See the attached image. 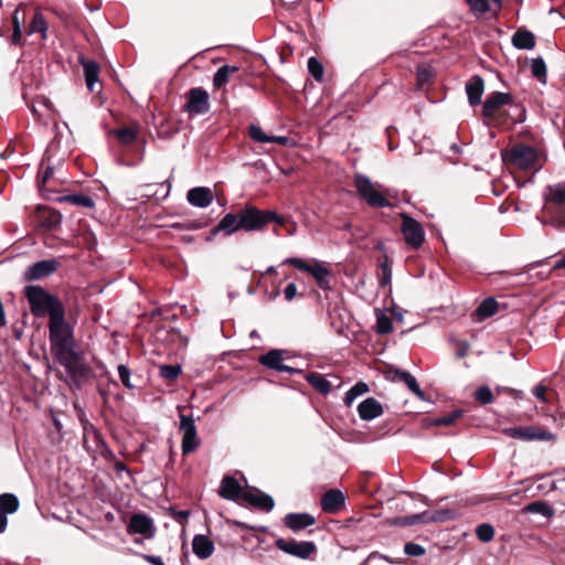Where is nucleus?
Here are the masks:
<instances>
[{
    "mask_svg": "<svg viewBox=\"0 0 565 565\" xmlns=\"http://www.w3.org/2000/svg\"><path fill=\"white\" fill-rule=\"evenodd\" d=\"M49 340L51 352L56 362L66 371L67 383L79 387L81 380L88 376L90 367L83 354L75 350L73 327L65 320V315L49 320Z\"/></svg>",
    "mask_w": 565,
    "mask_h": 565,
    "instance_id": "1",
    "label": "nucleus"
},
{
    "mask_svg": "<svg viewBox=\"0 0 565 565\" xmlns=\"http://www.w3.org/2000/svg\"><path fill=\"white\" fill-rule=\"evenodd\" d=\"M24 295L30 305L31 313L34 317L42 318L49 316V320H52L60 315H65L62 301L39 285L26 286Z\"/></svg>",
    "mask_w": 565,
    "mask_h": 565,
    "instance_id": "2",
    "label": "nucleus"
},
{
    "mask_svg": "<svg viewBox=\"0 0 565 565\" xmlns=\"http://www.w3.org/2000/svg\"><path fill=\"white\" fill-rule=\"evenodd\" d=\"M544 206L543 212L548 216L547 223L554 227L565 226V182L550 184L543 192Z\"/></svg>",
    "mask_w": 565,
    "mask_h": 565,
    "instance_id": "3",
    "label": "nucleus"
},
{
    "mask_svg": "<svg viewBox=\"0 0 565 565\" xmlns=\"http://www.w3.org/2000/svg\"><path fill=\"white\" fill-rule=\"evenodd\" d=\"M354 186L359 195L371 207H392V204L387 199L390 190L380 183L372 182L369 177L358 173L354 177Z\"/></svg>",
    "mask_w": 565,
    "mask_h": 565,
    "instance_id": "4",
    "label": "nucleus"
},
{
    "mask_svg": "<svg viewBox=\"0 0 565 565\" xmlns=\"http://www.w3.org/2000/svg\"><path fill=\"white\" fill-rule=\"evenodd\" d=\"M285 263L292 265L299 270L310 274L317 281L319 288L323 290L331 289V271L321 262L313 259L311 264H308L301 258L289 257L285 260Z\"/></svg>",
    "mask_w": 565,
    "mask_h": 565,
    "instance_id": "5",
    "label": "nucleus"
},
{
    "mask_svg": "<svg viewBox=\"0 0 565 565\" xmlns=\"http://www.w3.org/2000/svg\"><path fill=\"white\" fill-rule=\"evenodd\" d=\"M451 518L448 510L424 511L412 515H401L393 519L392 524L396 526H413L416 524L439 523Z\"/></svg>",
    "mask_w": 565,
    "mask_h": 565,
    "instance_id": "6",
    "label": "nucleus"
},
{
    "mask_svg": "<svg viewBox=\"0 0 565 565\" xmlns=\"http://www.w3.org/2000/svg\"><path fill=\"white\" fill-rule=\"evenodd\" d=\"M503 434L510 438L532 441H555L556 435L539 426H519L503 429Z\"/></svg>",
    "mask_w": 565,
    "mask_h": 565,
    "instance_id": "7",
    "label": "nucleus"
},
{
    "mask_svg": "<svg viewBox=\"0 0 565 565\" xmlns=\"http://www.w3.org/2000/svg\"><path fill=\"white\" fill-rule=\"evenodd\" d=\"M399 216L403 221L401 232L406 244L414 249L419 248L425 241V232L423 226L419 222L404 212H402Z\"/></svg>",
    "mask_w": 565,
    "mask_h": 565,
    "instance_id": "8",
    "label": "nucleus"
},
{
    "mask_svg": "<svg viewBox=\"0 0 565 565\" xmlns=\"http://www.w3.org/2000/svg\"><path fill=\"white\" fill-rule=\"evenodd\" d=\"M180 431L182 433V454L193 452L200 445L195 420L192 416L180 414Z\"/></svg>",
    "mask_w": 565,
    "mask_h": 565,
    "instance_id": "9",
    "label": "nucleus"
},
{
    "mask_svg": "<svg viewBox=\"0 0 565 565\" xmlns=\"http://www.w3.org/2000/svg\"><path fill=\"white\" fill-rule=\"evenodd\" d=\"M246 232L260 231L266 226L265 211L254 205H245L239 211V224Z\"/></svg>",
    "mask_w": 565,
    "mask_h": 565,
    "instance_id": "10",
    "label": "nucleus"
},
{
    "mask_svg": "<svg viewBox=\"0 0 565 565\" xmlns=\"http://www.w3.org/2000/svg\"><path fill=\"white\" fill-rule=\"evenodd\" d=\"M537 159L533 147L526 145H516L508 153V160L515 167L527 170L533 168Z\"/></svg>",
    "mask_w": 565,
    "mask_h": 565,
    "instance_id": "11",
    "label": "nucleus"
},
{
    "mask_svg": "<svg viewBox=\"0 0 565 565\" xmlns=\"http://www.w3.org/2000/svg\"><path fill=\"white\" fill-rule=\"evenodd\" d=\"M275 545L286 554L301 559L309 558L310 555L316 551L315 543L309 541L297 542L294 540L287 541L285 539H277L275 541Z\"/></svg>",
    "mask_w": 565,
    "mask_h": 565,
    "instance_id": "12",
    "label": "nucleus"
},
{
    "mask_svg": "<svg viewBox=\"0 0 565 565\" xmlns=\"http://www.w3.org/2000/svg\"><path fill=\"white\" fill-rule=\"evenodd\" d=\"M184 109L190 114L204 115L210 110L209 94L203 88H192L188 94Z\"/></svg>",
    "mask_w": 565,
    "mask_h": 565,
    "instance_id": "13",
    "label": "nucleus"
},
{
    "mask_svg": "<svg viewBox=\"0 0 565 565\" xmlns=\"http://www.w3.org/2000/svg\"><path fill=\"white\" fill-rule=\"evenodd\" d=\"M58 262L56 259H43L31 264L24 271L26 281L40 280L56 271Z\"/></svg>",
    "mask_w": 565,
    "mask_h": 565,
    "instance_id": "14",
    "label": "nucleus"
},
{
    "mask_svg": "<svg viewBox=\"0 0 565 565\" xmlns=\"http://www.w3.org/2000/svg\"><path fill=\"white\" fill-rule=\"evenodd\" d=\"M513 96L510 93L493 92L486 98L482 106V116L492 118L498 109L505 105H510Z\"/></svg>",
    "mask_w": 565,
    "mask_h": 565,
    "instance_id": "15",
    "label": "nucleus"
},
{
    "mask_svg": "<svg viewBox=\"0 0 565 565\" xmlns=\"http://www.w3.org/2000/svg\"><path fill=\"white\" fill-rule=\"evenodd\" d=\"M285 352L282 350L273 349L268 351L266 354H263L259 356L258 361L262 365L267 366L269 369L280 371V372H287V373H300L301 371L288 365H285L282 363L284 361V354Z\"/></svg>",
    "mask_w": 565,
    "mask_h": 565,
    "instance_id": "16",
    "label": "nucleus"
},
{
    "mask_svg": "<svg viewBox=\"0 0 565 565\" xmlns=\"http://www.w3.org/2000/svg\"><path fill=\"white\" fill-rule=\"evenodd\" d=\"M35 222L44 230L56 228L62 222V214L47 206H39L34 215Z\"/></svg>",
    "mask_w": 565,
    "mask_h": 565,
    "instance_id": "17",
    "label": "nucleus"
},
{
    "mask_svg": "<svg viewBox=\"0 0 565 565\" xmlns=\"http://www.w3.org/2000/svg\"><path fill=\"white\" fill-rule=\"evenodd\" d=\"M321 509L326 513H338L345 505V497L338 489L328 490L321 498Z\"/></svg>",
    "mask_w": 565,
    "mask_h": 565,
    "instance_id": "18",
    "label": "nucleus"
},
{
    "mask_svg": "<svg viewBox=\"0 0 565 565\" xmlns=\"http://www.w3.org/2000/svg\"><path fill=\"white\" fill-rule=\"evenodd\" d=\"M128 532L143 534L146 537H151L154 532L153 522L146 514H134L128 524Z\"/></svg>",
    "mask_w": 565,
    "mask_h": 565,
    "instance_id": "19",
    "label": "nucleus"
},
{
    "mask_svg": "<svg viewBox=\"0 0 565 565\" xmlns=\"http://www.w3.org/2000/svg\"><path fill=\"white\" fill-rule=\"evenodd\" d=\"M188 202L195 207H207L213 201V192L210 188L198 186L188 191Z\"/></svg>",
    "mask_w": 565,
    "mask_h": 565,
    "instance_id": "20",
    "label": "nucleus"
},
{
    "mask_svg": "<svg viewBox=\"0 0 565 565\" xmlns=\"http://www.w3.org/2000/svg\"><path fill=\"white\" fill-rule=\"evenodd\" d=\"M285 525L292 532L301 531L316 523V518L310 513H288L284 518Z\"/></svg>",
    "mask_w": 565,
    "mask_h": 565,
    "instance_id": "21",
    "label": "nucleus"
},
{
    "mask_svg": "<svg viewBox=\"0 0 565 565\" xmlns=\"http://www.w3.org/2000/svg\"><path fill=\"white\" fill-rule=\"evenodd\" d=\"M244 501L264 511H271L275 507L274 499L262 491H247L242 494Z\"/></svg>",
    "mask_w": 565,
    "mask_h": 565,
    "instance_id": "22",
    "label": "nucleus"
},
{
    "mask_svg": "<svg viewBox=\"0 0 565 565\" xmlns=\"http://www.w3.org/2000/svg\"><path fill=\"white\" fill-rule=\"evenodd\" d=\"M358 412L362 420H372L383 414V407L375 398L369 397L359 404Z\"/></svg>",
    "mask_w": 565,
    "mask_h": 565,
    "instance_id": "23",
    "label": "nucleus"
},
{
    "mask_svg": "<svg viewBox=\"0 0 565 565\" xmlns=\"http://www.w3.org/2000/svg\"><path fill=\"white\" fill-rule=\"evenodd\" d=\"M484 90V81L481 76H472L466 84L468 102L471 106L479 105Z\"/></svg>",
    "mask_w": 565,
    "mask_h": 565,
    "instance_id": "24",
    "label": "nucleus"
},
{
    "mask_svg": "<svg viewBox=\"0 0 565 565\" xmlns=\"http://www.w3.org/2000/svg\"><path fill=\"white\" fill-rule=\"evenodd\" d=\"M192 550L200 559H206L214 552V543L206 535L198 534L192 540Z\"/></svg>",
    "mask_w": 565,
    "mask_h": 565,
    "instance_id": "25",
    "label": "nucleus"
},
{
    "mask_svg": "<svg viewBox=\"0 0 565 565\" xmlns=\"http://www.w3.org/2000/svg\"><path fill=\"white\" fill-rule=\"evenodd\" d=\"M242 492L238 481L231 476H225L220 486L218 494L226 500H235Z\"/></svg>",
    "mask_w": 565,
    "mask_h": 565,
    "instance_id": "26",
    "label": "nucleus"
},
{
    "mask_svg": "<svg viewBox=\"0 0 565 565\" xmlns=\"http://www.w3.org/2000/svg\"><path fill=\"white\" fill-rule=\"evenodd\" d=\"M239 224V213H227L225 214L222 220L218 222L217 226L213 230V234L217 232H223L226 235H232L236 233L237 231L242 230Z\"/></svg>",
    "mask_w": 565,
    "mask_h": 565,
    "instance_id": "27",
    "label": "nucleus"
},
{
    "mask_svg": "<svg viewBox=\"0 0 565 565\" xmlns=\"http://www.w3.org/2000/svg\"><path fill=\"white\" fill-rule=\"evenodd\" d=\"M511 41L518 50H532L535 46V36L526 29H518Z\"/></svg>",
    "mask_w": 565,
    "mask_h": 565,
    "instance_id": "28",
    "label": "nucleus"
},
{
    "mask_svg": "<svg viewBox=\"0 0 565 565\" xmlns=\"http://www.w3.org/2000/svg\"><path fill=\"white\" fill-rule=\"evenodd\" d=\"M306 381L319 393L327 395L331 391V383L320 373L310 372L305 375Z\"/></svg>",
    "mask_w": 565,
    "mask_h": 565,
    "instance_id": "29",
    "label": "nucleus"
},
{
    "mask_svg": "<svg viewBox=\"0 0 565 565\" xmlns=\"http://www.w3.org/2000/svg\"><path fill=\"white\" fill-rule=\"evenodd\" d=\"M87 88L93 92L98 81L99 65L95 61H82Z\"/></svg>",
    "mask_w": 565,
    "mask_h": 565,
    "instance_id": "30",
    "label": "nucleus"
},
{
    "mask_svg": "<svg viewBox=\"0 0 565 565\" xmlns=\"http://www.w3.org/2000/svg\"><path fill=\"white\" fill-rule=\"evenodd\" d=\"M239 70L235 65H223L221 66L213 76V86L215 89L222 88L227 82L232 74Z\"/></svg>",
    "mask_w": 565,
    "mask_h": 565,
    "instance_id": "31",
    "label": "nucleus"
},
{
    "mask_svg": "<svg viewBox=\"0 0 565 565\" xmlns=\"http://www.w3.org/2000/svg\"><path fill=\"white\" fill-rule=\"evenodd\" d=\"M461 415H462V411L456 409L447 415H444V416H440V417H437L434 419L425 418V419H423V425L425 427L449 426V425H452L459 417H461Z\"/></svg>",
    "mask_w": 565,
    "mask_h": 565,
    "instance_id": "32",
    "label": "nucleus"
},
{
    "mask_svg": "<svg viewBox=\"0 0 565 565\" xmlns=\"http://www.w3.org/2000/svg\"><path fill=\"white\" fill-rule=\"evenodd\" d=\"M498 310V302L493 298H486L477 308L476 316L479 321L492 317Z\"/></svg>",
    "mask_w": 565,
    "mask_h": 565,
    "instance_id": "33",
    "label": "nucleus"
},
{
    "mask_svg": "<svg viewBox=\"0 0 565 565\" xmlns=\"http://www.w3.org/2000/svg\"><path fill=\"white\" fill-rule=\"evenodd\" d=\"M524 512L541 514L547 519H550L554 515V509L548 503H546L544 501H534V502L529 503L524 508Z\"/></svg>",
    "mask_w": 565,
    "mask_h": 565,
    "instance_id": "34",
    "label": "nucleus"
},
{
    "mask_svg": "<svg viewBox=\"0 0 565 565\" xmlns=\"http://www.w3.org/2000/svg\"><path fill=\"white\" fill-rule=\"evenodd\" d=\"M19 509V500L12 493H3L0 495V512L12 514Z\"/></svg>",
    "mask_w": 565,
    "mask_h": 565,
    "instance_id": "35",
    "label": "nucleus"
},
{
    "mask_svg": "<svg viewBox=\"0 0 565 565\" xmlns=\"http://www.w3.org/2000/svg\"><path fill=\"white\" fill-rule=\"evenodd\" d=\"M366 392H369L367 384L364 382H358L345 393L343 398L344 405L350 407L359 396L365 394Z\"/></svg>",
    "mask_w": 565,
    "mask_h": 565,
    "instance_id": "36",
    "label": "nucleus"
},
{
    "mask_svg": "<svg viewBox=\"0 0 565 565\" xmlns=\"http://www.w3.org/2000/svg\"><path fill=\"white\" fill-rule=\"evenodd\" d=\"M58 202H68L77 206H84L92 209L95 205L94 200L84 194H71V195H64L62 198H58Z\"/></svg>",
    "mask_w": 565,
    "mask_h": 565,
    "instance_id": "37",
    "label": "nucleus"
},
{
    "mask_svg": "<svg viewBox=\"0 0 565 565\" xmlns=\"http://www.w3.org/2000/svg\"><path fill=\"white\" fill-rule=\"evenodd\" d=\"M41 33L43 39H46L47 23L42 13L36 12L29 25V33Z\"/></svg>",
    "mask_w": 565,
    "mask_h": 565,
    "instance_id": "38",
    "label": "nucleus"
},
{
    "mask_svg": "<svg viewBox=\"0 0 565 565\" xmlns=\"http://www.w3.org/2000/svg\"><path fill=\"white\" fill-rule=\"evenodd\" d=\"M473 13L482 14L491 10V4H499L500 0H466Z\"/></svg>",
    "mask_w": 565,
    "mask_h": 565,
    "instance_id": "39",
    "label": "nucleus"
},
{
    "mask_svg": "<svg viewBox=\"0 0 565 565\" xmlns=\"http://www.w3.org/2000/svg\"><path fill=\"white\" fill-rule=\"evenodd\" d=\"M393 330V322L390 317L379 313L376 317V332L379 334H387Z\"/></svg>",
    "mask_w": 565,
    "mask_h": 565,
    "instance_id": "40",
    "label": "nucleus"
},
{
    "mask_svg": "<svg viewBox=\"0 0 565 565\" xmlns=\"http://www.w3.org/2000/svg\"><path fill=\"white\" fill-rule=\"evenodd\" d=\"M531 72L534 77H536L537 79H540L542 82H545L546 64L542 57L532 60Z\"/></svg>",
    "mask_w": 565,
    "mask_h": 565,
    "instance_id": "41",
    "label": "nucleus"
},
{
    "mask_svg": "<svg viewBox=\"0 0 565 565\" xmlns=\"http://www.w3.org/2000/svg\"><path fill=\"white\" fill-rule=\"evenodd\" d=\"M408 390L419 399H425V394L412 374H404V382Z\"/></svg>",
    "mask_w": 565,
    "mask_h": 565,
    "instance_id": "42",
    "label": "nucleus"
},
{
    "mask_svg": "<svg viewBox=\"0 0 565 565\" xmlns=\"http://www.w3.org/2000/svg\"><path fill=\"white\" fill-rule=\"evenodd\" d=\"M476 534H477V537L481 541V542H490L493 536H494V529L492 525L488 524V523H482L480 525L477 526L476 529Z\"/></svg>",
    "mask_w": 565,
    "mask_h": 565,
    "instance_id": "43",
    "label": "nucleus"
},
{
    "mask_svg": "<svg viewBox=\"0 0 565 565\" xmlns=\"http://www.w3.org/2000/svg\"><path fill=\"white\" fill-rule=\"evenodd\" d=\"M160 376L172 381L175 380L181 373V366L178 364H167L160 366Z\"/></svg>",
    "mask_w": 565,
    "mask_h": 565,
    "instance_id": "44",
    "label": "nucleus"
},
{
    "mask_svg": "<svg viewBox=\"0 0 565 565\" xmlns=\"http://www.w3.org/2000/svg\"><path fill=\"white\" fill-rule=\"evenodd\" d=\"M475 398L480 404L488 405V404H491L493 402V394H492V392H491L489 386L483 385V386H480L476 391Z\"/></svg>",
    "mask_w": 565,
    "mask_h": 565,
    "instance_id": "45",
    "label": "nucleus"
},
{
    "mask_svg": "<svg viewBox=\"0 0 565 565\" xmlns=\"http://www.w3.org/2000/svg\"><path fill=\"white\" fill-rule=\"evenodd\" d=\"M308 71H309V73L311 74V76L315 79H317V81H321L322 79V77H323V66L318 61V58L311 56L308 60Z\"/></svg>",
    "mask_w": 565,
    "mask_h": 565,
    "instance_id": "46",
    "label": "nucleus"
},
{
    "mask_svg": "<svg viewBox=\"0 0 565 565\" xmlns=\"http://www.w3.org/2000/svg\"><path fill=\"white\" fill-rule=\"evenodd\" d=\"M249 136L256 142H260V143H269L270 142V136L266 135L259 126L252 125L249 127Z\"/></svg>",
    "mask_w": 565,
    "mask_h": 565,
    "instance_id": "47",
    "label": "nucleus"
},
{
    "mask_svg": "<svg viewBox=\"0 0 565 565\" xmlns=\"http://www.w3.org/2000/svg\"><path fill=\"white\" fill-rule=\"evenodd\" d=\"M114 134L124 143H131L136 138V131L129 127L119 128Z\"/></svg>",
    "mask_w": 565,
    "mask_h": 565,
    "instance_id": "48",
    "label": "nucleus"
},
{
    "mask_svg": "<svg viewBox=\"0 0 565 565\" xmlns=\"http://www.w3.org/2000/svg\"><path fill=\"white\" fill-rule=\"evenodd\" d=\"M404 552L408 556H422L425 554V548L417 543H406L404 546Z\"/></svg>",
    "mask_w": 565,
    "mask_h": 565,
    "instance_id": "49",
    "label": "nucleus"
},
{
    "mask_svg": "<svg viewBox=\"0 0 565 565\" xmlns=\"http://www.w3.org/2000/svg\"><path fill=\"white\" fill-rule=\"evenodd\" d=\"M118 375H119L121 383L127 388L134 387V385L130 382V370L126 365H124V364L118 365Z\"/></svg>",
    "mask_w": 565,
    "mask_h": 565,
    "instance_id": "50",
    "label": "nucleus"
},
{
    "mask_svg": "<svg viewBox=\"0 0 565 565\" xmlns=\"http://www.w3.org/2000/svg\"><path fill=\"white\" fill-rule=\"evenodd\" d=\"M382 276L380 277V285H388L392 280V270L387 263L381 265Z\"/></svg>",
    "mask_w": 565,
    "mask_h": 565,
    "instance_id": "51",
    "label": "nucleus"
},
{
    "mask_svg": "<svg viewBox=\"0 0 565 565\" xmlns=\"http://www.w3.org/2000/svg\"><path fill=\"white\" fill-rule=\"evenodd\" d=\"M265 220H266V225L269 222H275L278 225H284L285 224V218L284 217L278 215L276 212L269 211V210L265 211Z\"/></svg>",
    "mask_w": 565,
    "mask_h": 565,
    "instance_id": "52",
    "label": "nucleus"
},
{
    "mask_svg": "<svg viewBox=\"0 0 565 565\" xmlns=\"http://www.w3.org/2000/svg\"><path fill=\"white\" fill-rule=\"evenodd\" d=\"M297 295V286L294 282L288 284L284 289V296L287 301L295 299Z\"/></svg>",
    "mask_w": 565,
    "mask_h": 565,
    "instance_id": "53",
    "label": "nucleus"
},
{
    "mask_svg": "<svg viewBox=\"0 0 565 565\" xmlns=\"http://www.w3.org/2000/svg\"><path fill=\"white\" fill-rule=\"evenodd\" d=\"M431 77V72L427 68H418L417 70V81L420 85L427 83Z\"/></svg>",
    "mask_w": 565,
    "mask_h": 565,
    "instance_id": "54",
    "label": "nucleus"
},
{
    "mask_svg": "<svg viewBox=\"0 0 565 565\" xmlns=\"http://www.w3.org/2000/svg\"><path fill=\"white\" fill-rule=\"evenodd\" d=\"M546 387L544 385H536L533 388V395L542 402H546L545 397Z\"/></svg>",
    "mask_w": 565,
    "mask_h": 565,
    "instance_id": "55",
    "label": "nucleus"
},
{
    "mask_svg": "<svg viewBox=\"0 0 565 565\" xmlns=\"http://www.w3.org/2000/svg\"><path fill=\"white\" fill-rule=\"evenodd\" d=\"M142 557L151 565H164L160 556L143 554Z\"/></svg>",
    "mask_w": 565,
    "mask_h": 565,
    "instance_id": "56",
    "label": "nucleus"
},
{
    "mask_svg": "<svg viewBox=\"0 0 565 565\" xmlns=\"http://www.w3.org/2000/svg\"><path fill=\"white\" fill-rule=\"evenodd\" d=\"M22 31L20 25H14L13 28V34H12V43L14 45H18L21 41Z\"/></svg>",
    "mask_w": 565,
    "mask_h": 565,
    "instance_id": "57",
    "label": "nucleus"
},
{
    "mask_svg": "<svg viewBox=\"0 0 565 565\" xmlns=\"http://www.w3.org/2000/svg\"><path fill=\"white\" fill-rule=\"evenodd\" d=\"M289 141L288 137L285 136H270V142H275L281 146H286Z\"/></svg>",
    "mask_w": 565,
    "mask_h": 565,
    "instance_id": "58",
    "label": "nucleus"
},
{
    "mask_svg": "<svg viewBox=\"0 0 565 565\" xmlns=\"http://www.w3.org/2000/svg\"><path fill=\"white\" fill-rule=\"evenodd\" d=\"M404 374H411V373L407 371L395 370L392 379H393V381L404 382Z\"/></svg>",
    "mask_w": 565,
    "mask_h": 565,
    "instance_id": "59",
    "label": "nucleus"
},
{
    "mask_svg": "<svg viewBox=\"0 0 565 565\" xmlns=\"http://www.w3.org/2000/svg\"><path fill=\"white\" fill-rule=\"evenodd\" d=\"M173 227L175 228H200L201 227V224L200 223H191V224H181V223H175L173 224Z\"/></svg>",
    "mask_w": 565,
    "mask_h": 565,
    "instance_id": "60",
    "label": "nucleus"
},
{
    "mask_svg": "<svg viewBox=\"0 0 565 565\" xmlns=\"http://www.w3.org/2000/svg\"><path fill=\"white\" fill-rule=\"evenodd\" d=\"M8 525V518L6 513L0 512V534L3 533Z\"/></svg>",
    "mask_w": 565,
    "mask_h": 565,
    "instance_id": "61",
    "label": "nucleus"
},
{
    "mask_svg": "<svg viewBox=\"0 0 565 565\" xmlns=\"http://www.w3.org/2000/svg\"><path fill=\"white\" fill-rule=\"evenodd\" d=\"M54 168L47 167L43 173L42 182L45 183L53 174Z\"/></svg>",
    "mask_w": 565,
    "mask_h": 565,
    "instance_id": "62",
    "label": "nucleus"
},
{
    "mask_svg": "<svg viewBox=\"0 0 565 565\" xmlns=\"http://www.w3.org/2000/svg\"><path fill=\"white\" fill-rule=\"evenodd\" d=\"M177 516L182 520H186L190 516V512L182 510L177 512Z\"/></svg>",
    "mask_w": 565,
    "mask_h": 565,
    "instance_id": "63",
    "label": "nucleus"
},
{
    "mask_svg": "<svg viewBox=\"0 0 565 565\" xmlns=\"http://www.w3.org/2000/svg\"><path fill=\"white\" fill-rule=\"evenodd\" d=\"M562 268H565V257L558 259L554 265V269H562Z\"/></svg>",
    "mask_w": 565,
    "mask_h": 565,
    "instance_id": "64",
    "label": "nucleus"
}]
</instances>
